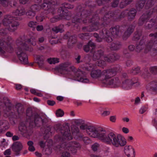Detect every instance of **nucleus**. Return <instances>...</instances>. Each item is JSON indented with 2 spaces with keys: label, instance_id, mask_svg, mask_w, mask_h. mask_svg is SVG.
Here are the masks:
<instances>
[{
  "label": "nucleus",
  "instance_id": "17",
  "mask_svg": "<svg viewBox=\"0 0 157 157\" xmlns=\"http://www.w3.org/2000/svg\"><path fill=\"white\" fill-rule=\"evenodd\" d=\"M157 50V41L151 40L148 43L144 48V52L147 53L151 51Z\"/></svg>",
  "mask_w": 157,
  "mask_h": 157
},
{
  "label": "nucleus",
  "instance_id": "51",
  "mask_svg": "<svg viewBox=\"0 0 157 157\" xmlns=\"http://www.w3.org/2000/svg\"><path fill=\"white\" fill-rule=\"evenodd\" d=\"M0 3L3 6L6 7L8 5V2L7 0H0Z\"/></svg>",
  "mask_w": 157,
  "mask_h": 157
},
{
  "label": "nucleus",
  "instance_id": "9",
  "mask_svg": "<svg viewBox=\"0 0 157 157\" xmlns=\"http://www.w3.org/2000/svg\"><path fill=\"white\" fill-rule=\"evenodd\" d=\"M7 100L8 101L7 104L5 103L4 105L6 111L8 112V114L11 113V115L17 116L23 113L24 109L21 104H18L15 107H12L8 99H7Z\"/></svg>",
  "mask_w": 157,
  "mask_h": 157
},
{
  "label": "nucleus",
  "instance_id": "38",
  "mask_svg": "<svg viewBox=\"0 0 157 157\" xmlns=\"http://www.w3.org/2000/svg\"><path fill=\"white\" fill-rule=\"evenodd\" d=\"M31 9L35 12L36 11H38L40 10L41 9V7L40 5L35 4L31 6Z\"/></svg>",
  "mask_w": 157,
  "mask_h": 157
},
{
  "label": "nucleus",
  "instance_id": "11",
  "mask_svg": "<svg viewBox=\"0 0 157 157\" xmlns=\"http://www.w3.org/2000/svg\"><path fill=\"white\" fill-rule=\"evenodd\" d=\"M13 40L10 36L5 40H0V53L4 54L7 52L12 53L13 51L12 46Z\"/></svg>",
  "mask_w": 157,
  "mask_h": 157
},
{
  "label": "nucleus",
  "instance_id": "46",
  "mask_svg": "<svg viewBox=\"0 0 157 157\" xmlns=\"http://www.w3.org/2000/svg\"><path fill=\"white\" fill-rule=\"evenodd\" d=\"M51 128L49 127H47L45 129L44 134L47 137H48L50 136L51 135V132H50Z\"/></svg>",
  "mask_w": 157,
  "mask_h": 157
},
{
  "label": "nucleus",
  "instance_id": "35",
  "mask_svg": "<svg viewBox=\"0 0 157 157\" xmlns=\"http://www.w3.org/2000/svg\"><path fill=\"white\" fill-rule=\"evenodd\" d=\"M26 14L29 18H31L34 17L36 14L35 12L32 10L31 9L26 12Z\"/></svg>",
  "mask_w": 157,
  "mask_h": 157
},
{
  "label": "nucleus",
  "instance_id": "57",
  "mask_svg": "<svg viewBox=\"0 0 157 157\" xmlns=\"http://www.w3.org/2000/svg\"><path fill=\"white\" fill-rule=\"evenodd\" d=\"M99 146V144L97 143L94 144L92 146V148L93 150L94 151H96L98 149V147Z\"/></svg>",
  "mask_w": 157,
  "mask_h": 157
},
{
  "label": "nucleus",
  "instance_id": "49",
  "mask_svg": "<svg viewBox=\"0 0 157 157\" xmlns=\"http://www.w3.org/2000/svg\"><path fill=\"white\" fill-rule=\"evenodd\" d=\"M101 32H100V34ZM94 37L97 38L96 40L98 42H100L101 41H102V39H105L104 38H102L100 35V37H99L98 35L96 33H95L94 34Z\"/></svg>",
  "mask_w": 157,
  "mask_h": 157
},
{
  "label": "nucleus",
  "instance_id": "1",
  "mask_svg": "<svg viewBox=\"0 0 157 157\" xmlns=\"http://www.w3.org/2000/svg\"><path fill=\"white\" fill-rule=\"evenodd\" d=\"M119 66L113 68L104 70L102 71L99 69L94 70L90 73L91 77L94 79H99L102 83L107 85L112 86L113 87H118L120 85L121 82L118 78H112L116 73L120 71Z\"/></svg>",
  "mask_w": 157,
  "mask_h": 157
},
{
  "label": "nucleus",
  "instance_id": "30",
  "mask_svg": "<svg viewBox=\"0 0 157 157\" xmlns=\"http://www.w3.org/2000/svg\"><path fill=\"white\" fill-rule=\"evenodd\" d=\"M121 47V43L119 41H116L111 44L110 48L112 50H116L120 48Z\"/></svg>",
  "mask_w": 157,
  "mask_h": 157
},
{
  "label": "nucleus",
  "instance_id": "40",
  "mask_svg": "<svg viewBox=\"0 0 157 157\" xmlns=\"http://www.w3.org/2000/svg\"><path fill=\"white\" fill-rule=\"evenodd\" d=\"M62 19H65V18L62 16H61L60 13L59 15V17H58L57 16L54 17L51 19L50 21L52 22H55Z\"/></svg>",
  "mask_w": 157,
  "mask_h": 157
},
{
  "label": "nucleus",
  "instance_id": "12",
  "mask_svg": "<svg viewBox=\"0 0 157 157\" xmlns=\"http://www.w3.org/2000/svg\"><path fill=\"white\" fill-rule=\"evenodd\" d=\"M105 129L101 128H97L94 126L90 125L86 130L87 134L90 136L97 138L101 141Z\"/></svg>",
  "mask_w": 157,
  "mask_h": 157
},
{
  "label": "nucleus",
  "instance_id": "47",
  "mask_svg": "<svg viewBox=\"0 0 157 157\" xmlns=\"http://www.w3.org/2000/svg\"><path fill=\"white\" fill-rule=\"evenodd\" d=\"M141 36V33L140 32H136L134 37V39L135 40H138L140 39Z\"/></svg>",
  "mask_w": 157,
  "mask_h": 157
},
{
  "label": "nucleus",
  "instance_id": "44",
  "mask_svg": "<svg viewBox=\"0 0 157 157\" xmlns=\"http://www.w3.org/2000/svg\"><path fill=\"white\" fill-rule=\"evenodd\" d=\"M149 70L151 73L154 75L157 74V66L151 67Z\"/></svg>",
  "mask_w": 157,
  "mask_h": 157
},
{
  "label": "nucleus",
  "instance_id": "7",
  "mask_svg": "<svg viewBox=\"0 0 157 157\" xmlns=\"http://www.w3.org/2000/svg\"><path fill=\"white\" fill-rule=\"evenodd\" d=\"M115 55L110 54L107 56L103 55V52L101 50L95 51L93 55L94 59L98 60V66L103 67L106 65V62H111L115 60Z\"/></svg>",
  "mask_w": 157,
  "mask_h": 157
},
{
  "label": "nucleus",
  "instance_id": "19",
  "mask_svg": "<svg viewBox=\"0 0 157 157\" xmlns=\"http://www.w3.org/2000/svg\"><path fill=\"white\" fill-rule=\"evenodd\" d=\"M152 14L151 13L148 11L146 13L143 14L140 17L138 21V24L140 25H142L144 24L146 25L148 20L151 17V16Z\"/></svg>",
  "mask_w": 157,
  "mask_h": 157
},
{
  "label": "nucleus",
  "instance_id": "33",
  "mask_svg": "<svg viewBox=\"0 0 157 157\" xmlns=\"http://www.w3.org/2000/svg\"><path fill=\"white\" fill-rule=\"evenodd\" d=\"M132 1V0H122L120 4V8H124L127 5L129 4Z\"/></svg>",
  "mask_w": 157,
  "mask_h": 157
},
{
  "label": "nucleus",
  "instance_id": "20",
  "mask_svg": "<svg viewBox=\"0 0 157 157\" xmlns=\"http://www.w3.org/2000/svg\"><path fill=\"white\" fill-rule=\"evenodd\" d=\"M124 151L128 157H135V151L131 145H126L124 147Z\"/></svg>",
  "mask_w": 157,
  "mask_h": 157
},
{
  "label": "nucleus",
  "instance_id": "24",
  "mask_svg": "<svg viewBox=\"0 0 157 157\" xmlns=\"http://www.w3.org/2000/svg\"><path fill=\"white\" fill-rule=\"evenodd\" d=\"M135 26L132 25H130L127 30L124 33L123 36V39L126 40L133 31Z\"/></svg>",
  "mask_w": 157,
  "mask_h": 157
},
{
  "label": "nucleus",
  "instance_id": "59",
  "mask_svg": "<svg viewBox=\"0 0 157 157\" xmlns=\"http://www.w3.org/2000/svg\"><path fill=\"white\" fill-rule=\"evenodd\" d=\"M88 35V34L87 33H81L78 35V37L80 38L81 39H84L85 38V37L86 36Z\"/></svg>",
  "mask_w": 157,
  "mask_h": 157
},
{
  "label": "nucleus",
  "instance_id": "52",
  "mask_svg": "<svg viewBox=\"0 0 157 157\" xmlns=\"http://www.w3.org/2000/svg\"><path fill=\"white\" fill-rule=\"evenodd\" d=\"M128 10H125L122 11L119 17L120 18H124L126 15H127Z\"/></svg>",
  "mask_w": 157,
  "mask_h": 157
},
{
  "label": "nucleus",
  "instance_id": "41",
  "mask_svg": "<svg viewBox=\"0 0 157 157\" xmlns=\"http://www.w3.org/2000/svg\"><path fill=\"white\" fill-rule=\"evenodd\" d=\"M59 59L56 58L48 59V62L50 64H55L59 62Z\"/></svg>",
  "mask_w": 157,
  "mask_h": 157
},
{
  "label": "nucleus",
  "instance_id": "50",
  "mask_svg": "<svg viewBox=\"0 0 157 157\" xmlns=\"http://www.w3.org/2000/svg\"><path fill=\"white\" fill-rule=\"evenodd\" d=\"M8 31H9L7 28L6 29H0V34L2 35H4L6 34L8 32Z\"/></svg>",
  "mask_w": 157,
  "mask_h": 157
},
{
  "label": "nucleus",
  "instance_id": "42",
  "mask_svg": "<svg viewBox=\"0 0 157 157\" xmlns=\"http://www.w3.org/2000/svg\"><path fill=\"white\" fill-rule=\"evenodd\" d=\"M56 114L58 117H62L64 114V112L61 109H59L56 110Z\"/></svg>",
  "mask_w": 157,
  "mask_h": 157
},
{
  "label": "nucleus",
  "instance_id": "10",
  "mask_svg": "<svg viewBox=\"0 0 157 157\" xmlns=\"http://www.w3.org/2000/svg\"><path fill=\"white\" fill-rule=\"evenodd\" d=\"M14 17L10 15H6L4 16L2 20L3 25L7 27L10 32H14L16 30L19 25L18 22L13 20Z\"/></svg>",
  "mask_w": 157,
  "mask_h": 157
},
{
  "label": "nucleus",
  "instance_id": "61",
  "mask_svg": "<svg viewBox=\"0 0 157 157\" xmlns=\"http://www.w3.org/2000/svg\"><path fill=\"white\" fill-rule=\"evenodd\" d=\"M11 154V152L10 150V149H7L4 152V154L5 155H10Z\"/></svg>",
  "mask_w": 157,
  "mask_h": 157
},
{
  "label": "nucleus",
  "instance_id": "37",
  "mask_svg": "<svg viewBox=\"0 0 157 157\" xmlns=\"http://www.w3.org/2000/svg\"><path fill=\"white\" fill-rule=\"evenodd\" d=\"M83 69L87 71H91L93 69L92 65L91 64L86 63L84 66L82 67Z\"/></svg>",
  "mask_w": 157,
  "mask_h": 157
},
{
  "label": "nucleus",
  "instance_id": "26",
  "mask_svg": "<svg viewBox=\"0 0 157 157\" xmlns=\"http://www.w3.org/2000/svg\"><path fill=\"white\" fill-rule=\"evenodd\" d=\"M137 13L136 10L134 9H132L127 11L128 18L129 20H132L135 18Z\"/></svg>",
  "mask_w": 157,
  "mask_h": 157
},
{
  "label": "nucleus",
  "instance_id": "53",
  "mask_svg": "<svg viewBox=\"0 0 157 157\" xmlns=\"http://www.w3.org/2000/svg\"><path fill=\"white\" fill-rule=\"evenodd\" d=\"M140 71V69L139 67L135 68L134 69H133L131 71V72L133 74H136L138 73Z\"/></svg>",
  "mask_w": 157,
  "mask_h": 157
},
{
  "label": "nucleus",
  "instance_id": "8",
  "mask_svg": "<svg viewBox=\"0 0 157 157\" xmlns=\"http://www.w3.org/2000/svg\"><path fill=\"white\" fill-rule=\"evenodd\" d=\"M118 27H116L110 28L109 30L103 29L100 33L102 38L108 42H111L113 40L112 36H117L119 35Z\"/></svg>",
  "mask_w": 157,
  "mask_h": 157
},
{
  "label": "nucleus",
  "instance_id": "5",
  "mask_svg": "<svg viewBox=\"0 0 157 157\" xmlns=\"http://www.w3.org/2000/svg\"><path fill=\"white\" fill-rule=\"evenodd\" d=\"M103 134L101 141L106 144L118 147L124 146L126 144L125 139L121 135L117 136L112 132L107 133L105 130Z\"/></svg>",
  "mask_w": 157,
  "mask_h": 157
},
{
  "label": "nucleus",
  "instance_id": "22",
  "mask_svg": "<svg viewBox=\"0 0 157 157\" xmlns=\"http://www.w3.org/2000/svg\"><path fill=\"white\" fill-rule=\"evenodd\" d=\"M23 148L22 144L19 141H16L13 143L12 146L13 151L15 153L16 155L20 154V151Z\"/></svg>",
  "mask_w": 157,
  "mask_h": 157
},
{
  "label": "nucleus",
  "instance_id": "34",
  "mask_svg": "<svg viewBox=\"0 0 157 157\" xmlns=\"http://www.w3.org/2000/svg\"><path fill=\"white\" fill-rule=\"evenodd\" d=\"M138 3L136 6L137 9L138 10H140L144 6L145 2L144 0H138Z\"/></svg>",
  "mask_w": 157,
  "mask_h": 157
},
{
  "label": "nucleus",
  "instance_id": "6",
  "mask_svg": "<svg viewBox=\"0 0 157 157\" xmlns=\"http://www.w3.org/2000/svg\"><path fill=\"white\" fill-rule=\"evenodd\" d=\"M26 115L29 126L32 128L44 126L48 121L46 118H42L38 115L34 114L30 108L27 110Z\"/></svg>",
  "mask_w": 157,
  "mask_h": 157
},
{
  "label": "nucleus",
  "instance_id": "62",
  "mask_svg": "<svg viewBox=\"0 0 157 157\" xmlns=\"http://www.w3.org/2000/svg\"><path fill=\"white\" fill-rule=\"evenodd\" d=\"M147 110V109L146 107H141L140 110L139 112L141 114L144 113Z\"/></svg>",
  "mask_w": 157,
  "mask_h": 157
},
{
  "label": "nucleus",
  "instance_id": "25",
  "mask_svg": "<svg viewBox=\"0 0 157 157\" xmlns=\"http://www.w3.org/2000/svg\"><path fill=\"white\" fill-rule=\"evenodd\" d=\"M26 11L23 7L17 9L13 12V14L15 16H22L26 14Z\"/></svg>",
  "mask_w": 157,
  "mask_h": 157
},
{
  "label": "nucleus",
  "instance_id": "23",
  "mask_svg": "<svg viewBox=\"0 0 157 157\" xmlns=\"http://www.w3.org/2000/svg\"><path fill=\"white\" fill-rule=\"evenodd\" d=\"M19 130L23 133L27 134L28 135H30L33 132L31 129H29L24 125L21 124L19 127Z\"/></svg>",
  "mask_w": 157,
  "mask_h": 157
},
{
  "label": "nucleus",
  "instance_id": "2",
  "mask_svg": "<svg viewBox=\"0 0 157 157\" xmlns=\"http://www.w3.org/2000/svg\"><path fill=\"white\" fill-rule=\"evenodd\" d=\"M61 135L56 136V138L59 142H62L61 148L64 150H70L72 154H76L78 149H80L81 145L79 143L76 142L67 143L64 140H70L72 139L69 128L67 125L61 126L60 128Z\"/></svg>",
  "mask_w": 157,
  "mask_h": 157
},
{
  "label": "nucleus",
  "instance_id": "14",
  "mask_svg": "<svg viewBox=\"0 0 157 157\" xmlns=\"http://www.w3.org/2000/svg\"><path fill=\"white\" fill-rule=\"evenodd\" d=\"M57 3L56 0H44L41 6V9L48 10L49 13H53L54 10L55 6Z\"/></svg>",
  "mask_w": 157,
  "mask_h": 157
},
{
  "label": "nucleus",
  "instance_id": "3",
  "mask_svg": "<svg viewBox=\"0 0 157 157\" xmlns=\"http://www.w3.org/2000/svg\"><path fill=\"white\" fill-rule=\"evenodd\" d=\"M25 37H19L16 40L17 47L16 49V52L21 63L23 64L28 63V58L25 52V51H32L33 48L27 43H30L33 45L36 44L35 39L32 37L26 40H25Z\"/></svg>",
  "mask_w": 157,
  "mask_h": 157
},
{
  "label": "nucleus",
  "instance_id": "28",
  "mask_svg": "<svg viewBox=\"0 0 157 157\" xmlns=\"http://www.w3.org/2000/svg\"><path fill=\"white\" fill-rule=\"evenodd\" d=\"M95 44L90 41L84 47V50L86 52H88L91 49L93 50L95 47Z\"/></svg>",
  "mask_w": 157,
  "mask_h": 157
},
{
  "label": "nucleus",
  "instance_id": "55",
  "mask_svg": "<svg viewBox=\"0 0 157 157\" xmlns=\"http://www.w3.org/2000/svg\"><path fill=\"white\" fill-rule=\"evenodd\" d=\"M150 75V74L148 72V71L147 70L142 74V76L144 78H147Z\"/></svg>",
  "mask_w": 157,
  "mask_h": 157
},
{
  "label": "nucleus",
  "instance_id": "32",
  "mask_svg": "<svg viewBox=\"0 0 157 157\" xmlns=\"http://www.w3.org/2000/svg\"><path fill=\"white\" fill-rule=\"evenodd\" d=\"M61 147L62 144L60 145L59 148L60 150L63 151L61 154V157H70V154L68 152L70 150H64L63 148L62 149Z\"/></svg>",
  "mask_w": 157,
  "mask_h": 157
},
{
  "label": "nucleus",
  "instance_id": "58",
  "mask_svg": "<svg viewBox=\"0 0 157 157\" xmlns=\"http://www.w3.org/2000/svg\"><path fill=\"white\" fill-rule=\"evenodd\" d=\"M47 104L49 105L53 106L55 103V102L53 100H48L47 101Z\"/></svg>",
  "mask_w": 157,
  "mask_h": 157
},
{
  "label": "nucleus",
  "instance_id": "54",
  "mask_svg": "<svg viewBox=\"0 0 157 157\" xmlns=\"http://www.w3.org/2000/svg\"><path fill=\"white\" fill-rule=\"evenodd\" d=\"M119 3V0H113L112 6V7H117Z\"/></svg>",
  "mask_w": 157,
  "mask_h": 157
},
{
  "label": "nucleus",
  "instance_id": "16",
  "mask_svg": "<svg viewBox=\"0 0 157 157\" xmlns=\"http://www.w3.org/2000/svg\"><path fill=\"white\" fill-rule=\"evenodd\" d=\"M62 6L59 9L58 12L60 13L61 16H62L65 19L68 20L69 19V16L67 13V10H64V8L68 9H72L73 8V5H70L67 3H64L61 5Z\"/></svg>",
  "mask_w": 157,
  "mask_h": 157
},
{
  "label": "nucleus",
  "instance_id": "63",
  "mask_svg": "<svg viewBox=\"0 0 157 157\" xmlns=\"http://www.w3.org/2000/svg\"><path fill=\"white\" fill-rule=\"evenodd\" d=\"M36 29L37 31H40L42 30L43 29V27L42 25H38L36 26Z\"/></svg>",
  "mask_w": 157,
  "mask_h": 157
},
{
  "label": "nucleus",
  "instance_id": "31",
  "mask_svg": "<svg viewBox=\"0 0 157 157\" xmlns=\"http://www.w3.org/2000/svg\"><path fill=\"white\" fill-rule=\"evenodd\" d=\"M52 30L56 33H57L59 32L62 33L64 31L63 25H60L59 26L55 27L52 28Z\"/></svg>",
  "mask_w": 157,
  "mask_h": 157
},
{
  "label": "nucleus",
  "instance_id": "56",
  "mask_svg": "<svg viewBox=\"0 0 157 157\" xmlns=\"http://www.w3.org/2000/svg\"><path fill=\"white\" fill-rule=\"evenodd\" d=\"M46 145L48 147H49L52 144V141L51 139L48 140L46 142Z\"/></svg>",
  "mask_w": 157,
  "mask_h": 157
},
{
  "label": "nucleus",
  "instance_id": "64",
  "mask_svg": "<svg viewBox=\"0 0 157 157\" xmlns=\"http://www.w3.org/2000/svg\"><path fill=\"white\" fill-rule=\"evenodd\" d=\"M110 113V112L109 111H104L102 113V115L103 116H106L109 115Z\"/></svg>",
  "mask_w": 157,
  "mask_h": 157
},
{
  "label": "nucleus",
  "instance_id": "60",
  "mask_svg": "<svg viewBox=\"0 0 157 157\" xmlns=\"http://www.w3.org/2000/svg\"><path fill=\"white\" fill-rule=\"evenodd\" d=\"M89 126H88L87 124H82L80 126V128L82 130L86 129V131L87 128H88Z\"/></svg>",
  "mask_w": 157,
  "mask_h": 157
},
{
  "label": "nucleus",
  "instance_id": "29",
  "mask_svg": "<svg viewBox=\"0 0 157 157\" xmlns=\"http://www.w3.org/2000/svg\"><path fill=\"white\" fill-rule=\"evenodd\" d=\"M77 39L75 36H70L68 41V45L69 47H71L73 45L76 43Z\"/></svg>",
  "mask_w": 157,
  "mask_h": 157
},
{
  "label": "nucleus",
  "instance_id": "15",
  "mask_svg": "<svg viewBox=\"0 0 157 157\" xmlns=\"http://www.w3.org/2000/svg\"><path fill=\"white\" fill-rule=\"evenodd\" d=\"M73 67L70 63L67 62L60 64L57 67V69L61 74H65L71 71Z\"/></svg>",
  "mask_w": 157,
  "mask_h": 157
},
{
  "label": "nucleus",
  "instance_id": "39",
  "mask_svg": "<svg viewBox=\"0 0 157 157\" xmlns=\"http://www.w3.org/2000/svg\"><path fill=\"white\" fill-rule=\"evenodd\" d=\"M145 2V1H147L146 3L145 7L146 9L149 8L152 6L154 4L153 0H144Z\"/></svg>",
  "mask_w": 157,
  "mask_h": 157
},
{
  "label": "nucleus",
  "instance_id": "21",
  "mask_svg": "<svg viewBox=\"0 0 157 157\" xmlns=\"http://www.w3.org/2000/svg\"><path fill=\"white\" fill-rule=\"evenodd\" d=\"M85 75L82 71H78L75 74V80L84 83L89 82V80L87 78L83 77Z\"/></svg>",
  "mask_w": 157,
  "mask_h": 157
},
{
  "label": "nucleus",
  "instance_id": "27",
  "mask_svg": "<svg viewBox=\"0 0 157 157\" xmlns=\"http://www.w3.org/2000/svg\"><path fill=\"white\" fill-rule=\"evenodd\" d=\"M156 23H157L156 19L154 21L151 20L148 22L147 25H145V28L146 29H150L152 27H153L155 29H157V24H155Z\"/></svg>",
  "mask_w": 157,
  "mask_h": 157
},
{
  "label": "nucleus",
  "instance_id": "4",
  "mask_svg": "<svg viewBox=\"0 0 157 157\" xmlns=\"http://www.w3.org/2000/svg\"><path fill=\"white\" fill-rule=\"evenodd\" d=\"M99 20V18L97 15L92 17L90 15H88V12L86 11H83L80 14V17L75 16L73 18L72 22L74 23L80 22L81 21L84 23L91 22L92 23L91 26L84 27L82 30L84 31L91 32L96 31L98 29L101 25L97 22Z\"/></svg>",
  "mask_w": 157,
  "mask_h": 157
},
{
  "label": "nucleus",
  "instance_id": "18",
  "mask_svg": "<svg viewBox=\"0 0 157 157\" xmlns=\"http://www.w3.org/2000/svg\"><path fill=\"white\" fill-rule=\"evenodd\" d=\"M146 88L152 94H156L157 93V81L150 82L147 85Z\"/></svg>",
  "mask_w": 157,
  "mask_h": 157
},
{
  "label": "nucleus",
  "instance_id": "48",
  "mask_svg": "<svg viewBox=\"0 0 157 157\" xmlns=\"http://www.w3.org/2000/svg\"><path fill=\"white\" fill-rule=\"evenodd\" d=\"M82 140L84 143L86 144H88L91 143V140L88 137L85 136L83 137L82 138Z\"/></svg>",
  "mask_w": 157,
  "mask_h": 157
},
{
  "label": "nucleus",
  "instance_id": "45",
  "mask_svg": "<svg viewBox=\"0 0 157 157\" xmlns=\"http://www.w3.org/2000/svg\"><path fill=\"white\" fill-rule=\"evenodd\" d=\"M36 22L31 21L29 23L28 25L29 27L33 28L34 30L36 26Z\"/></svg>",
  "mask_w": 157,
  "mask_h": 157
},
{
  "label": "nucleus",
  "instance_id": "43",
  "mask_svg": "<svg viewBox=\"0 0 157 157\" xmlns=\"http://www.w3.org/2000/svg\"><path fill=\"white\" fill-rule=\"evenodd\" d=\"M44 59V57L43 56H40L38 58V63L40 67H42L43 65Z\"/></svg>",
  "mask_w": 157,
  "mask_h": 157
},
{
  "label": "nucleus",
  "instance_id": "36",
  "mask_svg": "<svg viewBox=\"0 0 157 157\" xmlns=\"http://www.w3.org/2000/svg\"><path fill=\"white\" fill-rule=\"evenodd\" d=\"M143 41H141L136 46V49L137 52H140L144 48Z\"/></svg>",
  "mask_w": 157,
  "mask_h": 157
},
{
  "label": "nucleus",
  "instance_id": "13",
  "mask_svg": "<svg viewBox=\"0 0 157 157\" xmlns=\"http://www.w3.org/2000/svg\"><path fill=\"white\" fill-rule=\"evenodd\" d=\"M140 85V83L137 78L125 80L123 82L122 86L126 90H128L132 88V86L138 87Z\"/></svg>",
  "mask_w": 157,
  "mask_h": 157
}]
</instances>
